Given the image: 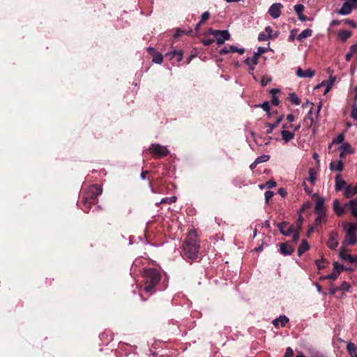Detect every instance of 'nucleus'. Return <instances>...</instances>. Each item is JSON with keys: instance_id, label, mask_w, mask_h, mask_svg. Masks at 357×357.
Listing matches in <instances>:
<instances>
[{"instance_id": "1", "label": "nucleus", "mask_w": 357, "mask_h": 357, "mask_svg": "<svg viewBox=\"0 0 357 357\" xmlns=\"http://www.w3.org/2000/svg\"><path fill=\"white\" fill-rule=\"evenodd\" d=\"M197 236V231L195 229L190 230L183 244V255L191 260L197 258L200 248Z\"/></svg>"}, {"instance_id": "2", "label": "nucleus", "mask_w": 357, "mask_h": 357, "mask_svg": "<svg viewBox=\"0 0 357 357\" xmlns=\"http://www.w3.org/2000/svg\"><path fill=\"white\" fill-rule=\"evenodd\" d=\"M145 283L144 290L146 293L152 294L155 291V287L161 279L160 272L155 268H149L144 271Z\"/></svg>"}, {"instance_id": "3", "label": "nucleus", "mask_w": 357, "mask_h": 357, "mask_svg": "<svg viewBox=\"0 0 357 357\" xmlns=\"http://www.w3.org/2000/svg\"><path fill=\"white\" fill-rule=\"evenodd\" d=\"M314 197H317L314 207V212L317 215L315 218L316 225H321L326 221V208L324 206V199L321 198L317 194H314Z\"/></svg>"}, {"instance_id": "4", "label": "nucleus", "mask_w": 357, "mask_h": 357, "mask_svg": "<svg viewBox=\"0 0 357 357\" xmlns=\"http://www.w3.org/2000/svg\"><path fill=\"white\" fill-rule=\"evenodd\" d=\"M280 231L284 236L292 235V241L296 243L299 238V229H296L294 225L287 222H282L278 225Z\"/></svg>"}, {"instance_id": "5", "label": "nucleus", "mask_w": 357, "mask_h": 357, "mask_svg": "<svg viewBox=\"0 0 357 357\" xmlns=\"http://www.w3.org/2000/svg\"><path fill=\"white\" fill-rule=\"evenodd\" d=\"M346 227H347V229L344 243L347 245H355L357 242L356 236V232L357 231V225L354 222H351L347 224Z\"/></svg>"}, {"instance_id": "6", "label": "nucleus", "mask_w": 357, "mask_h": 357, "mask_svg": "<svg viewBox=\"0 0 357 357\" xmlns=\"http://www.w3.org/2000/svg\"><path fill=\"white\" fill-rule=\"evenodd\" d=\"M209 32L216 38L217 44L219 45L224 44L226 40L230 39V33L227 30L210 29Z\"/></svg>"}, {"instance_id": "7", "label": "nucleus", "mask_w": 357, "mask_h": 357, "mask_svg": "<svg viewBox=\"0 0 357 357\" xmlns=\"http://www.w3.org/2000/svg\"><path fill=\"white\" fill-rule=\"evenodd\" d=\"M149 151L153 156L159 158L165 157L169 153L166 147L159 144H152L149 146Z\"/></svg>"}, {"instance_id": "8", "label": "nucleus", "mask_w": 357, "mask_h": 357, "mask_svg": "<svg viewBox=\"0 0 357 357\" xmlns=\"http://www.w3.org/2000/svg\"><path fill=\"white\" fill-rule=\"evenodd\" d=\"M282 8V3H275L270 6L268 13L273 19H277L280 16Z\"/></svg>"}, {"instance_id": "9", "label": "nucleus", "mask_w": 357, "mask_h": 357, "mask_svg": "<svg viewBox=\"0 0 357 357\" xmlns=\"http://www.w3.org/2000/svg\"><path fill=\"white\" fill-rule=\"evenodd\" d=\"M338 234L336 232L331 233L327 242V246L332 250H335L338 245Z\"/></svg>"}, {"instance_id": "10", "label": "nucleus", "mask_w": 357, "mask_h": 357, "mask_svg": "<svg viewBox=\"0 0 357 357\" xmlns=\"http://www.w3.org/2000/svg\"><path fill=\"white\" fill-rule=\"evenodd\" d=\"M357 194V185H348L347 186H345V188L343 191V195L345 198H351L353 197L354 195H356Z\"/></svg>"}, {"instance_id": "11", "label": "nucleus", "mask_w": 357, "mask_h": 357, "mask_svg": "<svg viewBox=\"0 0 357 357\" xmlns=\"http://www.w3.org/2000/svg\"><path fill=\"white\" fill-rule=\"evenodd\" d=\"M259 56V53H255L251 58L248 57L245 60V63L251 70H254L255 66L257 65Z\"/></svg>"}, {"instance_id": "12", "label": "nucleus", "mask_w": 357, "mask_h": 357, "mask_svg": "<svg viewBox=\"0 0 357 357\" xmlns=\"http://www.w3.org/2000/svg\"><path fill=\"white\" fill-rule=\"evenodd\" d=\"M340 257L342 259L347 261L351 264L357 263V255L352 256L347 253L344 250H341Z\"/></svg>"}, {"instance_id": "13", "label": "nucleus", "mask_w": 357, "mask_h": 357, "mask_svg": "<svg viewBox=\"0 0 357 357\" xmlns=\"http://www.w3.org/2000/svg\"><path fill=\"white\" fill-rule=\"evenodd\" d=\"M314 71L312 70V69H307L306 70H303L301 69V68H297V70H296V75L298 77H303V78H305V77H308V78H312L314 76Z\"/></svg>"}, {"instance_id": "14", "label": "nucleus", "mask_w": 357, "mask_h": 357, "mask_svg": "<svg viewBox=\"0 0 357 357\" xmlns=\"http://www.w3.org/2000/svg\"><path fill=\"white\" fill-rule=\"evenodd\" d=\"M353 8V5H351L349 1L344 2L341 8L337 11V13L341 15H347L351 13Z\"/></svg>"}, {"instance_id": "15", "label": "nucleus", "mask_w": 357, "mask_h": 357, "mask_svg": "<svg viewBox=\"0 0 357 357\" xmlns=\"http://www.w3.org/2000/svg\"><path fill=\"white\" fill-rule=\"evenodd\" d=\"M333 208L337 217H341L345 213L344 207L340 206L338 199H335L333 201Z\"/></svg>"}, {"instance_id": "16", "label": "nucleus", "mask_w": 357, "mask_h": 357, "mask_svg": "<svg viewBox=\"0 0 357 357\" xmlns=\"http://www.w3.org/2000/svg\"><path fill=\"white\" fill-rule=\"evenodd\" d=\"M345 206L350 209L352 216L357 218V199L349 201Z\"/></svg>"}, {"instance_id": "17", "label": "nucleus", "mask_w": 357, "mask_h": 357, "mask_svg": "<svg viewBox=\"0 0 357 357\" xmlns=\"http://www.w3.org/2000/svg\"><path fill=\"white\" fill-rule=\"evenodd\" d=\"M304 8L305 7L303 4H296L294 8V11L298 15V19L302 22H305L307 19V17L303 14Z\"/></svg>"}, {"instance_id": "18", "label": "nucleus", "mask_w": 357, "mask_h": 357, "mask_svg": "<svg viewBox=\"0 0 357 357\" xmlns=\"http://www.w3.org/2000/svg\"><path fill=\"white\" fill-rule=\"evenodd\" d=\"M281 135L282 139L284 142V143H288L289 142L292 140L295 137V134L294 132H291L287 130H282L281 131Z\"/></svg>"}, {"instance_id": "19", "label": "nucleus", "mask_w": 357, "mask_h": 357, "mask_svg": "<svg viewBox=\"0 0 357 357\" xmlns=\"http://www.w3.org/2000/svg\"><path fill=\"white\" fill-rule=\"evenodd\" d=\"M165 56H169V59L175 58L177 62H180L183 59V52L181 50L173 51L167 53Z\"/></svg>"}, {"instance_id": "20", "label": "nucleus", "mask_w": 357, "mask_h": 357, "mask_svg": "<svg viewBox=\"0 0 357 357\" xmlns=\"http://www.w3.org/2000/svg\"><path fill=\"white\" fill-rule=\"evenodd\" d=\"M335 189L336 191L339 192L343 189V188L346 185V182L344 179L341 178V175L339 174L335 176Z\"/></svg>"}, {"instance_id": "21", "label": "nucleus", "mask_w": 357, "mask_h": 357, "mask_svg": "<svg viewBox=\"0 0 357 357\" xmlns=\"http://www.w3.org/2000/svg\"><path fill=\"white\" fill-rule=\"evenodd\" d=\"M288 321L289 319L286 316H280L273 321V324L277 328L284 327Z\"/></svg>"}, {"instance_id": "22", "label": "nucleus", "mask_w": 357, "mask_h": 357, "mask_svg": "<svg viewBox=\"0 0 357 357\" xmlns=\"http://www.w3.org/2000/svg\"><path fill=\"white\" fill-rule=\"evenodd\" d=\"M280 250L282 255H289L294 251V248L287 243H282L280 245Z\"/></svg>"}, {"instance_id": "23", "label": "nucleus", "mask_w": 357, "mask_h": 357, "mask_svg": "<svg viewBox=\"0 0 357 357\" xmlns=\"http://www.w3.org/2000/svg\"><path fill=\"white\" fill-rule=\"evenodd\" d=\"M338 268L339 264L337 262H334L333 271L330 275L326 276V278L335 280L338 278V275L340 274V271L337 269Z\"/></svg>"}, {"instance_id": "24", "label": "nucleus", "mask_w": 357, "mask_h": 357, "mask_svg": "<svg viewBox=\"0 0 357 357\" xmlns=\"http://www.w3.org/2000/svg\"><path fill=\"white\" fill-rule=\"evenodd\" d=\"M351 31L347 29H343L338 32L337 37L340 40L346 41L351 36Z\"/></svg>"}, {"instance_id": "25", "label": "nucleus", "mask_w": 357, "mask_h": 357, "mask_svg": "<svg viewBox=\"0 0 357 357\" xmlns=\"http://www.w3.org/2000/svg\"><path fill=\"white\" fill-rule=\"evenodd\" d=\"M283 119V116H280L273 123H267L266 126L268 128L266 132L270 134L273 132V130L278 127Z\"/></svg>"}, {"instance_id": "26", "label": "nucleus", "mask_w": 357, "mask_h": 357, "mask_svg": "<svg viewBox=\"0 0 357 357\" xmlns=\"http://www.w3.org/2000/svg\"><path fill=\"white\" fill-rule=\"evenodd\" d=\"M343 167H344V165H343V162L342 160H338L336 164L334 162H331L330 163V169L332 171L342 172L343 169Z\"/></svg>"}, {"instance_id": "27", "label": "nucleus", "mask_w": 357, "mask_h": 357, "mask_svg": "<svg viewBox=\"0 0 357 357\" xmlns=\"http://www.w3.org/2000/svg\"><path fill=\"white\" fill-rule=\"evenodd\" d=\"M312 34V31L310 29H306L303 30L297 37L299 41H303L308 37H310Z\"/></svg>"}, {"instance_id": "28", "label": "nucleus", "mask_w": 357, "mask_h": 357, "mask_svg": "<svg viewBox=\"0 0 357 357\" xmlns=\"http://www.w3.org/2000/svg\"><path fill=\"white\" fill-rule=\"evenodd\" d=\"M310 246L306 240H303L298 248V255L301 256L309 249Z\"/></svg>"}, {"instance_id": "29", "label": "nucleus", "mask_w": 357, "mask_h": 357, "mask_svg": "<svg viewBox=\"0 0 357 357\" xmlns=\"http://www.w3.org/2000/svg\"><path fill=\"white\" fill-rule=\"evenodd\" d=\"M90 192L92 193V197L96 198L102 194V188L99 185H93L90 188Z\"/></svg>"}, {"instance_id": "30", "label": "nucleus", "mask_w": 357, "mask_h": 357, "mask_svg": "<svg viewBox=\"0 0 357 357\" xmlns=\"http://www.w3.org/2000/svg\"><path fill=\"white\" fill-rule=\"evenodd\" d=\"M340 151L347 153H354V150L349 143H344L340 148Z\"/></svg>"}, {"instance_id": "31", "label": "nucleus", "mask_w": 357, "mask_h": 357, "mask_svg": "<svg viewBox=\"0 0 357 357\" xmlns=\"http://www.w3.org/2000/svg\"><path fill=\"white\" fill-rule=\"evenodd\" d=\"M317 180V172L314 169L310 168L309 169V178L308 181L314 184L315 181Z\"/></svg>"}, {"instance_id": "32", "label": "nucleus", "mask_w": 357, "mask_h": 357, "mask_svg": "<svg viewBox=\"0 0 357 357\" xmlns=\"http://www.w3.org/2000/svg\"><path fill=\"white\" fill-rule=\"evenodd\" d=\"M312 108L308 112L307 116L304 119V121L307 123V127L310 128L312 126L313 119L312 116Z\"/></svg>"}, {"instance_id": "33", "label": "nucleus", "mask_w": 357, "mask_h": 357, "mask_svg": "<svg viewBox=\"0 0 357 357\" xmlns=\"http://www.w3.org/2000/svg\"><path fill=\"white\" fill-rule=\"evenodd\" d=\"M153 61L154 63H158V64H161L163 61V56L161 53L160 52H155L153 55Z\"/></svg>"}, {"instance_id": "34", "label": "nucleus", "mask_w": 357, "mask_h": 357, "mask_svg": "<svg viewBox=\"0 0 357 357\" xmlns=\"http://www.w3.org/2000/svg\"><path fill=\"white\" fill-rule=\"evenodd\" d=\"M289 100L292 104L295 105H299L301 104V100L295 93L290 94Z\"/></svg>"}, {"instance_id": "35", "label": "nucleus", "mask_w": 357, "mask_h": 357, "mask_svg": "<svg viewBox=\"0 0 357 357\" xmlns=\"http://www.w3.org/2000/svg\"><path fill=\"white\" fill-rule=\"evenodd\" d=\"M334 80H335V78H333L332 80L330 82L324 81V82H322V83L320 85H318L317 87L318 88L320 86H325V85H326V89L324 91V94H326L330 91L332 85L333 84Z\"/></svg>"}, {"instance_id": "36", "label": "nucleus", "mask_w": 357, "mask_h": 357, "mask_svg": "<svg viewBox=\"0 0 357 357\" xmlns=\"http://www.w3.org/2000/svg\"><path fill=\"white\" fill-rule=\"evenodd\" d=\"M270 159V156L268 155H262L261 156L257 157L255 159L256 163L259 164L261 162H267Z\"/></svg>"}, {"instance_id": "37", "label": "nucleus", "mask_w": 357, "mask_h": 357, "mask_svg": "<svg viewBox=\"0 0 357 357\" xmlns=\"http://www.w3.org/2000/svg\"><path fill=\"white\" fill-rule=\"evenodd\" d=\"M347 349L349 352L350 355H356V346L354 343L349 342L347 346Z\"/></svg>"}, {"instance_id": "38", "label": "nucleus", "mask_w": 357, "mask_h": 357, "mask_svg": "<svg viewBox=\"0 0 357 357\" xmlns=\"http://www.w3.org/2000/svg\"><path fill=\"white\" fill-rule=\"evenodd\" d=\"M265 31L266 33V36H268V38L271 39V38H275L278 36V34L275 33V34H273V30H272V28L271 26H266L265 28Z\"/></svg>"}, {"instance_id": "39", "label": "nucleus", "mask_w": 357, "mask_h": 357, "mask_svg": "<svg viewBox=\"0 0 357 357\" xmlns=\"http://www.w3.org/2000/svg\"><path fill=\"white\" fill-rule=\"evenodd\" d=\"M350 287L351 285L347 282L344 281L341 283L339 289L347 291L349 290Z\"/></svg>"}, {"instance_id": "40", "label": "nucleus", "mask_w": 357, "mask_h": 357, "mask_svg": "<svg viewBox=\"0 0 357 357\" xmlns=\"http://www.w3.org/2000/svg\"><path fill=\"white\" fill-rule=\"evenodd\" d=\"M351 116L354 120L357 121V105L356 103L352 106Z\"/></svg>"}, {"instance_id": "41", "label": "nucleus", "mask_w": 357, "mask_h": 357, "mask_svg": "<svg viewBox=\"0 0 357 357\" xmlns=\"http://www.w3.org/2000/svg\"><path fill=\"white\" fill-rule=\"evenodd\" d=\"M344 139V134H340L335 139H334L332 142L333 144H340Z\"/></svg>"}, {"instance_id": "42", "label": "nucleus", "mask_w": 357, "mask_h": 357, "mask_svg": "<svg viewBox=\"0 0 357 357\" xmlns=\"http://www.w3.org/2000/svg\"><path fill=\"white\" fill-rule=\"evenodd\" d=\"M271 82V78L266 77V76H264L261 79V84L264 86H266Z\"/></svg>"}, {"instance_id": "43", "label": "nucleus", "mask_w": 357, "mask_h": 357, "mask_svg": "<svg viewBox=\"0 0 357 357\" xmlns=\"http://www.w3.org/2000/svg\"><path fill=\"white\" fill-rule=\"evenodd\" d=\"M210 17V13L208 11H206L202 13L200 19V23H204L206 22Z\"/></svg>"}, {"instance_id": "44", "label": "nucleus", "mask_w": 357, "mask_h": 357, "mask_svg": "<svg viewBox=\"0 0 357 357\" xmlns=\"http://www.w3.org/2000/svg\"><path fill=\"white\" fill-rule=\"evenodd\" d=\"M274 193L272 191L265 192L264 197L266 202H268L273 196Z\"/></svg>"}, {"instance_id": "45", "label": "nucleus", "mask_w": 357, "mask_h": 357, "mask_svg": "<svg viewBox=\"0 0 357 357\" xmlns=\"http://www.w3.org/2000/svg\"><path fill=\"white\" fill-rule=\"evenodd\" d=\"M264 111H266L267 113H269L270 110V105L268 102H264L261 105H259Z\"/></svg>"}, {"instance_id": "46", "label": "nucleus", "mask_w": 357, "mask_h": 357, "mask_svg": "<svg viewBox=\"0 0 357 357\" xmlns=\"http://www.w3.org/2000/svg\"><path fill=\"white\" fill-rule=\"evenodd\" d=\"M266 186L268 188H273L276 186V182L273 180H269L266 183Z\"/></svg>"}, {"instance_id": "47", "label": "nucleus", "mask_w": 357, "mask_h": 357, "mask_svg": "<svg viewBox=\"0 0 357 357\" xmlns=\"http://www.w3.org/2000/svg\"><path fill=\"white\" fill-rule=\"evenodd\" d=\"M268 38V36H266L264 33H260L258 36V40L259 41H265L267 40Z\"/></svg>"}, {"instance_id": "48", "label": "nucleus", "mask_w": 357, "mask_h": 357, "mask_svg": "<svg viewBox=\"0 0 357 357\" xmlns=\"http://www.w3.org/2000/svg\"><path fill=\"white\" fill-rule=\"evenodd\" d=\"M294 355V351L291 347L286 349L284 357H291Z\"/></svg>"}, {"instance_id": "49", "label": "nucleus", "mask_w": 357, "mask_h": 357, "mask_svg": "<svg viewBox=\"0 0 357 357\" xmlns=\"http://www.w3.org/2000/svg\"><path fill=\"white\" fill-rule=\"evenodd\" d=\"M356 52H357V43L352 45L350 47V50H349V52L351 53L352 54L356 53Z\"/></svg>"}, {"instance_id": "50", "label": "nucleus", "mask_w": 357, "mask_h": 357, "mask_svg": "<svg viewBox=\"0 0 357 357\" xmlns=\"http://www.w3.org/2000/svg\"><path fill=\"white\" fill-rule=\"evenodd\" d=\"M278 194L281 195L282 197H284L287 195V192L284 188H280L278 190Z\"/></svg>"}, {"instance_id": "51", "label": "nucleus", "mask_w": 357, "mask_h": 357, "mask_svg": "<svg viewBox=\"0 0 357 357\" xmlns=\"http://www.w3.org/2000/svg\"><path fill=\"white\" fill-rule=\"evenodd\" d=\"M302 222H303V218H302V217H300L297 222V227L296 228V229H299V231L301 229Z\"/></svg>"}, {"instance_id": "52", "label": "nucleus", "mask_w": 357, "mask_h": 357, "mask_svg": "<svg viewBox=\"0 0 357 357\" xmlns=\"http://www.w3.org/2000/svg\"><path fill=\"white\" fill-rule=\"evenodd\" d=\"M213 42V40L212 39H204L202 40V43L206 46L210 45Z\"/></svg>"}, {"instance_id": "53", "label": "nucleus", "mask_w": 357, "mask_h": 357, "mask_svg": "<svg viewBox=\"0 0 357 357\" xmlns=\"http://www.w3.org/2000/svg\"><path fill=\"white\" fill-rule=\"evenodd\" d=\"M345 22H346L347 24H348L349 25H350V26H351V27H353V28H356V23H355L354 21H352V20H345Z\"/></svg>"}, {"instance_id": "54", "label": "nucleus", "mask_w": 357, "mask_h": 357, "mask_svg": "<svg viewBox=\"0 0 357 357\" xmlns=\"http://www.w3.org/2000/svg\"><path fill=\"white\" fill-rule=\"evenodd\" d=\"M279 100L277 97L275 96H273V98L271 100V103L274 105H278L279 104Z\"/></svg>"}, {"instance_id": "55", "label": "nucleus", "mask_w": 357, "mask_h": 357, "mask_svg": "<svg viewBox=\"0 0 357 357\" xmlns=\"http://www.w3.org/2000/svg\"><path fill=\"white\" fill-rule=\"evenodd\" d=\"M227 53H229V47H224L222 48L220 51V54H226Z\"/></svg>"}, {"instance_id": "56", "label": "nucleus", "mask_w": 357, "mask_h": 357, "mask_svg": "<svg viewBox=\"0 0 357 357\" xmlns=\"http://www.w3.org/2000/svg\"><path fill=\"white\" fill-rule=\"evenodd\" d=\"M287 119L289 121V122H293L294 120H295V117L292 114H289L287 116Z\"/></svg>"}, {"instance_id": "57", "label": "nucleus", "mask_w": 357, "mask_h": 357, "mask_svg": "<svg viewBox=\"0 0 357 357\" xmlns=\"http://www.w3.org/2000/svg\"><path fill=\"white\" fill-rule=\"evenodd\" d=\"M340 22H340V20H333V21L331 22V26H338V25H340Z\"/></svg>"}, {"instance_id": "58", "label": "nucleus", "mask_w": 357, "mask_h": 357, "mask_svg": "<svg viewBox=\"0 0 357 357\" xmlns=\"http://www.w3.org/2000/svg\"><path fill=\"white\" fill-rule=\"evenodd\" d=\"M229 52H236V51H237V47L234 45H230L229 47Z\"/></svg>"}, {"instance_id": "59", "label": "nucleus", "mask_w": 357, "mask_h": 357, "mask_svg": "<svg viewBox=\"0 0 357 357\" xmlns=\"http://www.w3.org/2000/svg\"><path fill=\"white\" fill-rule=\"evenodd\" d=\"M352 55L353 54L349 52L345 56L346 61H349L351 59Z\"/></svg>"}, {"instance_id": "60", "label": "nucleus", "mask_w": 357, "mask_h": 357, "mask_svg": "<svg viewBox=\"0 0 357 357\" xmlns=\"http://www.w3.org/2000/svg\"><path fill=\"white\" fill-rule=\"evenodd\" d=\"M301 126L300 123L296 126H294V127L292 128L293 132L295 133V132L298 131L301 128Z\"/></svg>"}, {"instance_id": "61", "label": "nucleus", "mask_w": 357, "mask_h": 357, "mask_svg": "<svg viewBox=\"0 0 357 357\" xmlns=\"http://www.w3.org/2000/svg\"><path fill=\"white\" fill-rule=\"evenodd\" d=\"M354 8H357V0H348Z\"/></svg>"}, {"instance_id": "62", "label": "nucleus", "mask_w": 357, "mask_h": 357, "mask_svg": "<svg viewBox=\"0 0 357 357\" xmlns=\"http://www.w3.org/2000/svg\"><path fill=\"white\" fill-rule=\"evenodd\" d=\"M258 164L256 163V161L255 160L250 165V169L253 170L257 165Z\"/></svg>"}, {"instance_id": "63", "label": "nucleus", "mask_w": 357, "mask_h": 357, "mask_svg": "<svg viewBox=\"0 0 357 357\" xmlns=\"http://www.w3.org/2000/svg\"><path fill=\"white\" fill-rule=\"evenodd\" d=\"M149 173L148 171H143L142 173H141V178L142 179H145L146 178V175Z\"/></svg>"}, {"instance_id": "64", "label": "nucleus", "mask_w": 357, "mask_h": 357, "mask_svg": "<svg viewBox=\"0 0 357 357\" xmlns=\"http://www.w3.org/2000/svg\"><path fill=\"white\" fill-rule=\"evenodd\" d=\"M147 51L150 53V54H152L153 55L155 53V50L153 47H149L147 49Z\"/></svg>"}]
</instances>
